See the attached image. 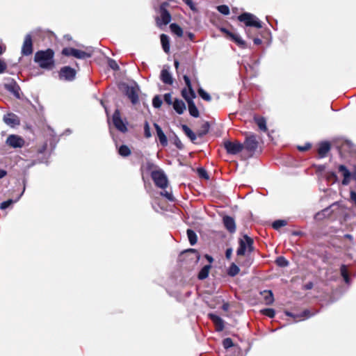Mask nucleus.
Segmentation results:
<instances>
[{
    "instance_id": "f257e3e1",
    "label": "nucleus",
    "mask_w": 356,
    "mask_h": 356,
    "mask_svg": "<svg viewBox=\"0 0 356 356\" xmlns=\"http://www.w3.org/2000/svg\"><path fill=\"white\" fill-rule=\"evenodd\" d=\"M184 80L188 88H184L181 90V95L188 102L190 114L195 118H197L199 116V111L193 100L196 97L195 92L192 88L191 80L187 75L184 76Z\"/></svg>"
},
{
    "instance_id": "f03ea898",
    "label": "nucleus",
    "mask_w": 356,
    "mask_h": 356,
    "mask_svg": "<svg viewBox=\"0 0 356 356\" xmlns=\"http://www.w3.org/2000/svg\"><path fill=\"white\" fill-rule=\"evenodd\" d=\"M54 53L53 50L48 49L46 51H40L35 53L34 60L41 68L51 70L54 67Z\"/></svg>"
},
{
    "instance_id": "7ed1b4c3",
    "label": "nucleus",
    "mask_w": 356,
    "mask_h": 356,
    "mask_svg": "<svg viewBox=\"0 0 356 356\" xmlns=\"http://www.w3.org/2000/svg\"><path fill=\"white\" fill-rule=\"evenodd\" d=\"M238 244L239 247L236 251L238 256H243L247 252H252L254 250L253 239L248 235H244L242 238H240Z\"/></svg>"
},
{
    "instance_id": "20e7f679",
    "label": "nucleus",
    "mask_w": 356,
    "mask_h": 356,
    "mask_svg": "<svg viewBox=\"0 0 356 356\" xmlns=\"http://www.w3.org/2000/svg\"><path fill=\"white\" fill-rule=\"evenodd\" d=\"M152 179L155 185L162 189L165 188L168 185L167 176L162 170H153L151 173Z\"/></svg>"
},
{
    "instance_id": "39448f33",
    "label": "nucleus",
    "mask_w": 356,
    "mask_h": 356,
    "mask_svg": "<svg viewBox=\"0 0 356 356\" xmlns=\"http://www.w3.org/2000/svg\"><path fill=\"white\" fill-rule=\"evenodd\" d=\"M62 54L66 56H73L79 59H85L91 57L92 51H85L72 47H66L62 50Z\"/></svg>"
},
{
    "instance_id": "423d86ee",
    "label": "nucleus",
    "mask_w": 356,
    "mask_h": 356,
    "mask_svg": "<svg viewBox=\"0 0 356 356\" xmlns=\"http://www.w3.org/2000/svg\"><path fill=\"white\" fill-rule=\"evenodd\" d=\"M169 3L168 2H163L160 5L159 9L157 10L156 22H170L171 15L167 9Z\"/></svg>"
},
{
    "instance_id": "0eeeda50",
    "label": "nucleus",
    "mask_w": 356,
    "mask_h": 356,
    "mask_svg": "<svg viewBox=\"0 0 356 356\" xmlns=\"http://www.w3.org/2000/svg\"><path fill=\"white\" fill-rule=\"evenodd\" d=\"M224 147L227 152L229 154H236L244 148L243 145L238 141H225L224 143Z\"/></svg>"
},
{
    "instance_id": "6e6552de",
    "label": "nucleus",
    "mask_w": 356,
    "mask_h": 356,
    "mask_svg": "<svg viewBox=\"0 0 356 356\" xmlns=\"http://www.w3.org/2000/svg\"><path fill=\"white\" fill-rule=\"evenodd\" d=\"M6 143L10 147L13 148H21L24 147L25 144L24 139L18 136L12 134L8 136V137L6 139Z\"/></svg>"
},
{
    "instance_id": "1a4fd4ad",
    "label": "nucleus",
    "mask_w": 356,
    "mask_h": 356,
    "mask_svg": "<svg viewBox=\"0 0 356 356\" xmlns=\"http://www.w3.org/2000/svg\"><path fill=\"white\" fill-rule=\"evenodd\" d=\"M75 76V70L69 66L62 67L59 72V78L62 80L71 81L74 79Z\"/></svg>"
},
{
    "instance_id": "9d476101",
    "label": "nucleus",
    "mask_w": 356,
    "mask_h": 356,
    "mask_svg": "<svg viewBox=\"0 0 356 356\" xmlns=\"http://www.w3.org/2000/svg\"><path fill=\"white\" fill-rule=\"evenodd\" d=\"M138 86H126L125 92L127 96L131 100L133 104H136L138 102Z\"/></svg>"
},
{
    "instance_id": "9b49d317",
    "label": "nucleus",
    "mask_w": 356,
    "mask_h": 356,
    "mask_svg": "<svg viewBox=\"0 0 356 356\" xmlns=\"http://www.w3.org/2000/svg\"><path fill=\"white\" fill-rule=\"evenodd\" d=\"M113 122L115 128L120 131L124 133L127 131L126 124L122 121L120 118L119 110H116L113 115Z\"/></svg>"
},
{
    "instance_id": "f8f14e48",
    "label": "nucleus",
    "mask_w": 356,
    "mask_h": 356,
    "mask_svg": "<svg viewBox=\"0 0 356 356\" xmlns=\"http://www.w3.org/2000/svg\"><path fill=\"white\" fill-rule=\"evenodd\" d=\"M220 31L224 32L228 38L233 40L240 47L244 48L245 47V41L237 33L230 32L225 28H220Z\"/></svg>"
},
{
    "instance_id": "ddd939ff",
    "label": "nucleus",
    "mask_w": 356,
    "mask_h": 356,
    "mask_svg": "<svg viewBox=\"0 0 356 356\" xmlns=\"http://www.w3.org/2000/svg\"><path fill=\"white\" fill-rule=\"evenodd\" d=\"M244 148L250 152H254L258 146V142L256 139V136L250 134L246 136L244 144Z\"/></svg>"
},
{
    "instance_id": "4468645a",
    "label": "nucleus",
    "mask_w": 356,
    "mask_h": 356,
    "mask_svg": "<svg viewBox=\"0 0 356 356\" xmlns=\"http://www.w3.org/2000/svg\"><path fill=\"white\" fill-rule=\"evenodd\" d=\"M232 19H237L240 22H261L256 16L249 13H243L237 17H232Z\"/></svg>"
},
{
    "instance_id": "2eb2a0df",
    "label": "nucleus",
    "mask_w": 356,
    "mask_h": 356,
    "mask_svg": "<svg viewBox=\"0 0 356 356\" xmlns=\"http://www.w3.org/2000/svg\"><path fill=\"white\" fill-rule=\"evenodd\" d=\"M33 53L32 38L30 34L25 36L24 41L22 48V54L24 56L31 55Z\"/></svg>"
},
{
    "instance_id": "dca6fc26",
    "label": "nucleus",
    "mask_w": 356,
    "mask_h": 356,
    "mask_svg": "<svg viewBox=\"0 0 356 356\" xmlns=\"http://www.w3.org/2000/svg\"><path fill=\"white\" fill-rule=\"evenodd\" d=\"M339 172H341L343 177L342 184L345 186L348 185L350 181V179L353 178V173H350L348 168L343 165L339 166Z\"/></svg>"
},
{
    "instance_id": "f3484780",
    "label": "nucleus",
    "mask_w": 356,
    "mask_h": 356,
    "mask_svg": "<svg viewBox=\"0 0 356 356\" xmlns=\"http://www.w3.org/2000/svg\"><path fill=\"white\" fill-rule=\"evenodd\" d=\"M225 228L230 232L234 233L236 231V223L234 219L229 216H225L222 219Z\"/></svg>"
},
{
    "instance_id": "a211bd4d",
    "label": "nucleus",
    "mask_w": 356,
    "mask_h": 356,
    "mask_svg": "<svg viewBox=\"0 0 356 356\" xmlns=\"http://www.w3.org/2000/svg\"><path fill=\"white\" fill-rule=\"evenodd\" d=\"M209 318L213 321L218 332H221L224 329V321L218 316L214 314H209Z\"/></svg>"
},
{
    "instance_id": "6ab92c4d",
    "label": "nucleus",
    "mask_w": 356,
    "mask_h": 356,
    "mask_svg": "<svg viewBox=\"0 0 356 356\" xmlns=\"http://www.w3.org/2000/svg\"><path fill=\"white\" fill-rule=\"evenodd\" d=\"M161 81L168 85H172L173 83V78L168 69H163L161 72Z\"/></svg>"
},
{
    "instance_id": "aec40b11",
    "label": "nucleus",
    "mask_w": 356,
    "mask_h": 356,
    "mask_svg": "<svg viewBox=\"0 0 356 356\" xmlns=\"http://www.w3.org/2000/svg\"><path fill=\"white\" fill-rule=\"evenodd\" d=\"M3 121L6 124L10 125L11 127L19 124V123L17 117L13 113H9L6 115H4Z\"/></svg>"
},
{
    "instance_id": "412c9836",
    "label": "nucleus",
    "mask_w": 356,
    "mask_h": 356,
    "mask_svg": "<svg viewBox=\"0 0 356 356\" xmlns=\"http://www.w3.org/2000/svg\"><path fill=\"white\" fill-rule=\"evenodd\" d=\"M5 87L9 92L13 93L15 97H17V99L20 98V95H19L20 88L16 84L15 82H12L10 83L6 84Z\"/></svg>"
},
{
    "instance_id": "4be33fe9",
    "label": "nucleus",
    "mask_w": 356,
    "mask_h": 356,
    "mask_svg": "<svg viewBox=\"0 0 356 356\" xmlns=\"http://www.w3.org/2000/svg\"><path fill=\"white\" fill-rule=\"evenodd\" d=\"M173 108L178 114H182L186 110L185 103L181 100L176 99L173 102Z\"/></svg>"
},
{
    "instance_id": "5701e85b",
    "label": "nucleus",
    "mask_w": 356,
    "mask_h": 356,
    "mask_svg": "<svg viewBox=\"0 0 356 356\" xmlns=\"http://www.w3.org/2000/svg\"><path fill=\"white\" fill-rule=\"evenodd\" d=\"M154 127L161 144L163 146H166L168 145V140L161 128L156 124H154Z\"/></svg>"
},
{
    "instance_id": "b1692460",
    "label": "nucleus",
    "mask_w": 356,
    "mask_h": 356,
    "mask_svg": "<svg viewBox=\"0 0 356 356\" xmlns=\"http://www.w3.org/2000/svg\"><path fill=\"white\" fill-rule=\"evenodd\" d=\"M330 149V145L327 142L321 143L318 150L321 157H324Z\"/></svg>"
},
{
    "instance_id": "393cba45",
    "label": "nucleus",
    "mask_w": 356,
    "mask_h": 356,
    "mask_svg": "<svg viewBox=\"0 0 356 356\" xmlns=\"http://www.w3.org/2000/svg\"><path fill=\"white\" fill-rule=\"evenodd\" d=\"M161 42L162 44V47L165 53H168L170 50V42L169 38L168 35L165 34L161 35Z\"/></svg>"
},
{
    "instance_id": "a878e982",
    "label": "nucleus",
    "mask_w": 356,
    "mask_h": 356,
    "mask_svg": "<svg viewBox=\"0 0 356 356\" xmlns=\"http://www.w3.org/2000/svg\"><path fill=\"white\" fill-rule=\"evenodd\" d=\"M254 121L257 123V126L259 127V129L263 131H267V127H266V121L265 118L262 117H257L254 118Z\"/></svg>"
},
{
    "instance_id": "bb28decb",
    "label": "nucleus",
    "mask_w": 356,
    "mask_h": 356,
    "mask_svg": "<svg viewBox=\"0 0 356 356\" xmlns=\"http://www.w3.org/2000/svg\"><path fill=\"white\" fill-rule=\"evenodd\" d=\"M262 295L264 296V299L266 305H271L273 302V295L270 291H264L262 293Z\"/></svg>"
},
{
    "instance_id": "cd10ccee",
    "label": "nucleus",
    "mask_w": 356,
    "mask_h": 356,
    "mask_svg": "<svg viewBox=\"0 0 356 356\" xmlns=\"http://www.w3.org/2000/svg\"><path fill=\"white\" fill-rule=\"evenodd\" d=\"M285 314L286 316H291L293 318H304V317L308 318L312 316V314H309V311H308V310H305L302 313L298 314H294L290 312H285Z\"/></svg>"
},
{
    "instance_id": "c85d7f7f",
    "label": "nucleus",
    "mask_w": 356,
    "mask_h": 356,
    "mask_svg": "<svg viewBox=\"0 0 356 356\" xmlns=\"http://www.w3.org/2000/svg\"><path fill=\"white\" fill-rule=\"evenodd\" d=\"M211 267V266L210 265L204 266L200 271L198 274V278L200 280H204L205 278H207L209 275Z\"/></svg>"
},
{
    "instance_id": "c756f323",
    "label": "nucleus",
    "mask_w": 356,
    "mask_h": 356,
    "mask_svg": "<svg viewBox=\"0 0 356 356\" xmlns=\"http://www.w3.org/2000/svg\"><path fill=\"white\" fill-rule=\"evenodd\" d=\"M182 129L191 141L194 142L197 136L189 127L186 125H182Z\"/></svg>"
},
{
    "instance_id": "7c9ffc66",
    "label": "nucleus",
    "mask_w": 356,
    "mask_h": 356,
    "mask_svg": "<svg viewBox=\"0 0 356 356\" xmlns=\"http://www.w3.org/2000/svg\"><path fill=\"white\" fill-rule=\"evenodd\" d=\"M330 208H326L322 210L321 212L317 213L315 216V218L317 220H323L324 218L329 216L330 215Z\"/></svg>"
},
{
    "instance_id": "2f4dec72",
    "label": "nucleus",
    "mask_w": 356,
    "mask_h": 356,
    "mask_svg": "<svg viewBox=\"0 0 356 356\" xmlns=\"http://www.w3.org/2000/svg\"><path fill=\"white\" fill-rule=\"evenodd\" d=\"M187 236L188 241L190 242V244L191 245H194L197 243V234L191 229L187 230Z\"/></svg>"
},
{
    "instance_id": "473e14b6",
    "label": "nucleus",
    "mask_w": 356,
    "mask_h": 356,
    "mask_svg": "<svg viewBox=\"0 0 356 356\" xmlns=\"http://www.w3.org/2000/svg\"><path fill=\"white\" fill-rule=\"evenodd\" d=\"M209 130V124L208 122H204L202 124L200 129L197 131V136L199 137H202L205 136Z\"/></svg>"
},
{
    "instance_id": "72a5a7b5",
    "label": "nucleus",
    "mask_w": 356,
    "mask_h": 356,
    "mask_svg": "<svg viewBox=\"0 0 356 356\" xmlns=\"http://www.w3.org/2000/svg\"><path fill=\"white\" fill-rule=\"evenodd\" d=\"M170 30L176 35L181 37L183 34L182 29L177 24H170Z\"/></svg>"
},
{
    "instance_id": "f704fd0d",
    "label": "nucleus",
    "mask_w": 356,
    "mask_h": 356,
    "mask_svg": "<svg viewBox=\"0 0 356 356\" xmlns=\"http://www.w3.org/2000/svg\"><path fill=\"white\" fill-rule=\"evenodd\" d=\"M118 152L122 156L124 157L131 154L130 149L125 145H122L119 147Z\"/></svg>"
},
{
    "instance_id": "c9c22d12",
    "label": "nucleus",
    "mask_w": 356,
    "mask_h": 356,
    "mask_svg": "<svg viewBox=\"0 0 356 356\" xmlns=\"http://www.w3.org/2000/svg\"><path fill=\"white\" fill-rule=\"evenodd\" d=\"M239 273V268L235 264H232L229 270H228V274L230 276H235Z\"/></svg>"
},
{
    "instance_id": "e433bc0d",
    "label": "nucleus",
    "mask_w": 356,
    "mask_h": 356,
    "mask_svg": "<svg viewBox=\"0 0 356 356\" xmlns=\"http://www.w3.org/2000/svg\"><path fill=\"white\" fill-rule=\"evenodd\" d=\"M341 274L344 279L346 283L348 284L350 279L348 275L347 268L345 265H342L341 267Z\"/></svg>"
},
{
    "instance_id": "4c0bfd02",
    "label": "nucleus",
    "mask_w": 356,
    "mask_h": 356,
    "mask_svg": "<svg viewBox=\"0 0 356 356\" xmlns=\"http://www.w3.org/2000/svg\"><path fill=\"white\" fill-rule=\"evenodd\" d=\"M216 8L219 13L224 15H227L229 13V8L227 5H220Z\"/></svg>"
},
{
    "instance_id": "58836bf2",
    "label": "nucleus",
    "mask_w": 356,
    "mask_h": 356,
    "mask_svg": "<svg viewBox=\"0 0 356 356\" xmlns=\"http://www.w3.org/2000/svg\"><path fill=\"white\" fill-rule=\"evenodd\" d=\"M198 93L200 96L206 101H210L211 100V96L209 94H208L207 92H205L202 88H200L198 89Z\"/></svg>"
},
{
    "instance_id": "ea45409f",
    "label": "nucleus",
    "mask_w": 356,
    "mask_h": 356,
    "mask_svg": "<svg viewBox=\"0 0 356 356\" xmlns=\"http://www.w3.org/2000/svg\"><path fill=\"white\" fill-rule=\"evenodd\" d=\"M286 225V221L284 220H277L273 223V227L275 229H278L280 227L285 226Z\"/></svg>"
},
{
    "instance_id": "a19ab883",
    "label": "nucleus",
    "mask_w": 356,
    "mask_h": 356,
    "mask_svg": "<svg viewBox=\"0 0 356 356\" xmlns=\"http://www.w3.org/2000/svg\"><path fill=\"white\" fill-rule=\"evenodd\" d=\"M276 264L281 267L287 266L289 264L288 261L283 257H280L276 259Z\"/></svg>"
},
{
    "instance_id": "79ce46f5",
    "label": "nucleus",
    "mask_w": 356,
    "mask_h": 356,
    "mask_svg": "<svg viewBox=\"0 0 356 356\" xmlns=\"http://www.w3.org/2000/svg\"><path fill=\"white\" fill-rule=\"evenodd\" d=\"M152 104L155 108H160L162 104V100L159 96H155L152 100Z\"/></svg>"
},
{
    "instance_id": "37998d69",
    "label": "nucleus",
    "mask_w": 356,
    "mask_h": 356,
    "mask_svg": "<svg viewBox=\"0 0 356 356\" xmlns=\"http://www.w3.org/2000/svg\"><path fill=\"white\" fill-rule=\"evenodd\" d=\"M223 347L226 349L231 348L234 346L233 341L230 338H226L222 341Z\"/></svg>"
},
{
    "instance_id": "c03bdc74",
    "label": "nucleus",
    "mask_w": 356,
    "mask_h": 356,
    "mask_svg": "<svg viewBox=\"0 0 356 356\" xmlns=\"http://www.w3.org/2000/svg\"><path fill=\"white\" fill-rule=\"evenodd\" d=\"M262 313L270 318L274 317L275 314V310L270 308L262 310Z\"/></svg>"
},
{
    "instance_id": "a18cd8bd",
    "label": "nucleus",
    "mask_w": 356,
    "mask_h": 356,
    "mask_svg": "<svg viewBox=\"0 0 356 356\" xmlns=\"http://www.w3.org/2000/svg\"><path fill=\"white\" fill-rule=\"evenodd\" d=\"M183 1L188 6V7L193 11H197V8L195 7V4L193 3L192 0H183Z\"/></svg>"
},
{
    "instance_id": "49530a36",
    "label": "nucleus",
    "mask_w": 356,
    "mask_h": 356,
    "mask_svg": "<svg viewBox=\"0 0 356 356\" xmlns=\"http://www.w3.org/2000/svg\"><path fill=\"white\" fill-rule=\"evenodd\" d=\"M164 101L168 104V105H171V104H173V102H172V95L170 93H166L164 95Z\"/></svg>"
},
{
    "instance_id": "de8ad7c7",
    "label": "nucleus",
    "mask_w": 356,
    "mask_h": 356,
    "mask_svg": "<svg viewBox=\"0 0 356 356\" xmlns=\"http://www.w3.org/2000/svg\"><path fill=\"white\" fill-rule=\"evenodd\" d=\"M161 195L162 196H164L165 197H166L168 200L170 201H173L174 200V197L172 195L171 193L168 192V191H162L161 192Z\"/></svg>"
},
{
    "instance_id": "09e8293b",
    "label": "nucleus",
    "mask_w": 356,
    "mask_h": 356,
    "mask_svg": "<svg viewBox=\"0 0 356 356\" xmlns=\"http://www.w3.org/2000/svg\"><path fill=\"white\" fill-rule=\"evenodd\" d=\"M13 202V201L12 200L5 201L1 204L0 208L2 209H5L8 208Z\"/></svg>"
},
{
    "instance_id": "8fccbe9b",
    "label": "nucleus",
    "mask_w": 356,
    "mask_h": 356,
    "mask_svg": "<svg viewBox=\"0 0 356 356\" xmlns=\"http://www.w3.org/2000/svg\"><path fill=\"white\" fill-rule=\"evenodd\" d=\"M198 173H199V175L201 177H204L205 179H209V176H208V174L207 172V171L202 168H200L198 170Z\"/></svg>"
},
{
    "instance_id": "3c124183",
    "label": "nucleus",
    "mask_w": 356,
    "mask_h": 356,
    "mask_svg": "<svg viewBox=\"0 0 356 356\" xmlns=\"http://www.w3.org/2000/svg\"><path fill=\"white\" fill-rule=\"evenodd\" d=\"M6 69V63L1 59H0V74L4 72Z\"/></svg>"
},
{
    "instance_id": "603ef678",
    "label": "nucleus",
    "mask_w": 356,
    "mask_h": 356,
    "mask_svg": "<svg viewBox=\"0 0 356 356\" xmlns=\"http://www.w3.org/2000/svg\"><path fill=\"white\" fill-rule=\"evenodd\" d=\"M108 64H109V66H110L112 69H113V70H117V69H118V67H118V64L116 63V62H115V60H111H111H108Z\"/></svg>"
},
{
    "instance_id": "864d4df0",
    "label": "nucleus",
    "mask_w": 356,
    "mask_h": 356,
    "mask_svg": "<svg viewBox=\"0 0 356 356\" xmlns=\"http://www.w3.org/2000/svg\"><path fill=\"white\" fill-rule=\"evenodd\" d=\"M145 135L147 138H149L151 136L149 124L147 123L145 125Z\"/></svg>"
},
{
    "instance_id": "5fc2aeb1",
    "label": "nucleus",
    "mask_w": 356,
    "mask_h": 356,
    "mask_svg": "<svg viewBox=\"0 0 356 356\" xmlns=\"http://www.w3.org/2000/svg\"><path fill=\"white\" fill-rule=\"evenodd\" d=\"M350 200L356 207V192L351 191L350 192Z\"/></svg>"
},
{
    "instance_id": "6e6d98bb",
    "label": "nucleus",
    "mask_w": 356,
    "mask_h": 356,
    "mask_svg": "<svg viewBox=\"0 0 356 356\" xmlns=\"http://www.w3.org/2000/svg\"><path fill=\"white\" fill-rule=\"evenodd\" d=\"M232 254V248H227L225 252V257L227 259H229Z\"/></svg>"
},
{
    "instance_id": "4d7b16f0",
    "label": "nucleus",
    "mask_w": 356,
    "mask_h": 356,
    "mask_svg": "<svg viewBox=\"0 0 356 356\" xmlns=\"http://www.w3.org/2000/svg\"><path fill=\"white\" fill-rule=\"evenodd\" d=\"M337 178V175L334 172H328L327 179H334V181H336Z\"/></svg>"
},
{
    "instance_id": "13d9d810",
    "label": "nucleus",
    "mask_w": 356,
    "mask_h": 356,
    "mask_svg": "<svg viewBox=\"0 0 356 356\" xmlns=\"http://www.w3.org/2000/svg\"><path fill=\"white\" fill-rule=\"evenodd\" d=\"M310 147H311L310 144H307L305 146H299L298 149L302 152H304V151L309 149L310 148Z\"/></svg>"
},
{
    "instance_id": "bf43d9fd",
    "label": "nucleus",
    "mask_w": 356,
    "mask_h": 356,
    "mask_svg": "<svg viewBox=\"0 0 356 356\" xmlns=\"http://www.w3.org/2000/svg\"><path fill=\"white\" fill-rule=\"evenodd\" d=\"M245 25L247 26H253V27L256 28L257 29H259L262 27L261 24H259V23H257V24H245Z\"/></svg>"
},
{
    "instance_id": "052dcab7",
    "label": "nucleus",
    "mask_w": 356,
    "mask_h": 356,
    "mask_svg": "<svg viewBox=\"0 0 356 356\" xmlns=\"http://www.w3.org/2000/svg\"><path fill=\"white\" fill-rule=\"evenodd\" d=\"M175 144L176 145V146L179 148V149H181L183 145H182V143L181 142V140L179 139V138H177L175 140Z\"/></svg>"
},
{
    "instance_id": "680f3d73",
    "label": "nucleus",
    "mask_w": 356,
    "mask_h": 356,
    "mask_svg": "<svg viewBox=\"0 0 356 356\" xmlns=\"http://www.w3.org/2000/svg\"><path fill=\"white\" fill-rule=\"evenodd\" d=\"M313 287V284L312 282H309L307 283L305 286V288L306 289H311Z\"/></svg>"
},
{
    "instance_id": "e2e57ef3",
    "label": "nucleus",
    "mask_w": 356,
    "mask_h": 356,
    "mask_svg": "<svg viewBox=\"0 0 356 356\" xmlns=\"http://www.w3.org/2000/svg\"><path fill=\"white\" fill-rule=\"evenodd\" d=\"M6 175V172L4 170H1L0 169V179H1L3 177H5Z\"/></svg>"
},
{
    "instance_id": "0e129e2a",
    "label": "nucleus",
    "mask_w": 356,
    "mask_h": 356,
    "mask_svg": "<svg viewBox=\"0 0 356 356\" xmlns=\"http://www.w3.org/2000/svg\"><path fill=\"white\" fill-rule=\"evenodd\" d=\"M254 43L255 44H257V45H258V44H260L261 43V39H259V38H254Z\"/></svg>"
},
{
    "instance_id": "69168bd1",
    "label": "nucleus",
    "mask_w": 356,
    "mask_h": 356,
    "mask_svg": "<svg viewBox=\"0 0 356 356\" xmlns=\"http://www.w3.org/2000/svg\"><path fill=\"white\" fill-rule=\"evenodd\" d=\"M229 304H228V303H224V304H223V305H222V309H223V310H225V311H227V310H228V309H229Z\"/></svg>"
},
{
    "instance_id": "338daca9",
    "label": "nucleus",
    "mask_w": 356,
    "mask_h": 356,
    "mask_svg": "<svg viewBox=\"0 0 356 356\" xmlns=\"http://www.w3.org/2000/svg\"><path fill=\"white\" fill-rule=\"evenodd\" d=\"M6 51V46L0 45V55Z\"/></svg>"
},
{
    "instance_id": "774afa93",
    "label": "nucleus",
    "mask_w": 356,
    "mask_h": 356,
    "mask_svg": "<svg viewBox=\"0 0 356 356\" xmlns=\"http://www.w3.org/2000/svg\"><path fill=\"white\" fill-rule=\"evenodd\" d=\"M353 179L356 180V167L355 168L354 171L353 172Z\"/></svg>"
}]
</instances>
